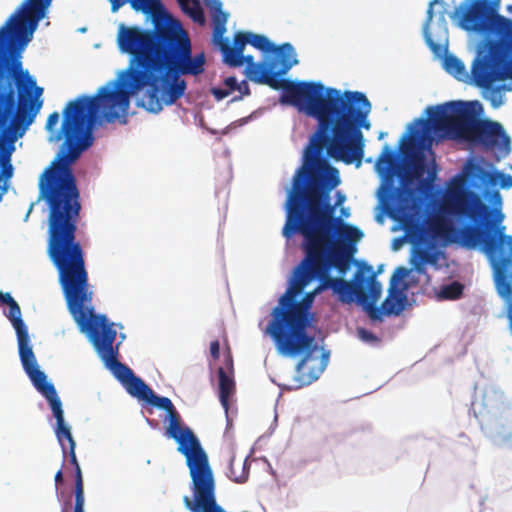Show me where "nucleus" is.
I'll return each mask as SVG.
<instances>
[{
  "mask_svg": "<svg viewBox=\"0 0 512 512\" xmlns=\"http://www.w3.org/2000/svg\"><path fill=\"white\" fill-rule=\"evenodd\" d=\"M219 378V399L225 412L229 409V398L235 391V382L231 375H229L223 367L218 369Z\"/></svg>",
  "mask_w": 512,
  "mask_h": 512,
  "instance_id": "18",
  "label": "nucleus"
},
{
  "mask_svg": "<svg viewBox=\"0 0 512 512\" xmlns=\"http://www.w3.org/2000/svg\"><path fill=\"white\" fill-rule=\"evenodd\" d=\"M388 200L397 201L394 207L395 217H397L404 226H407L412 221V215L410 213V207L408 205V198L400 190H391L388 192Z\"/></svg>",
  "mask_w": 512,
  "mask_h": 512,
  "instance_id": "17",
  "label": "nucleus"
},
{
  "mask_svg": "<svg viewBox=\"0 0 512 512\" xmlns=\"http://www.w3.org/2000/svg\"><path fill=\"white\" fill-rule=\"evenodd\" d=\"M224 361H225L226 369L229 371L230 374H232L233 373V358H232L230 351H228L227 354L225 355Z\"/></svg>",
  "mask_w": 512,
  "mask_h": 512,
  "instance_id": "36",
  "label": "nucleus"
},
{
  "mask_svg": "<svg viewBox=\"0 0 512 512\" xmlns=\"http://www.w3.org/2000/svg\"><path fill=\"white\" fill-rule=\"evenodd\" d=\"M127 392L138 398L139 400L147 401L152 396V389L139 377L134 374L123 384Z\"/></svg>",
  "mask_w": 512,
  "mask_h": 512,
  "instance_id": "19",
  "label": "nucleus"
},
{
  "mask_svg": "<svg viewBox=\"0 0 512 512\" xmlns=\"http://www.w3.org/2000/svg\"><path fill=\"white\" fill-rule=\"evenodd\" d=\"M429 119H419L427 130H432L443 139H459L493 152L498 159L510 152V137L503 126L487 119H477L468 103L462 101L447 102L427 108Z\"/></svg>",
  "mask_w": 512,
  "mask_h": 512,
  "instance_id": "8",
  "label": "nucleus"
},
{
  "mask_svg": "<svg viewBox=\"0 0 512 512\" xmlns=\"http://www.w3.org/2000/svg\"><path fill=\"white\" fill-rule=\"evenodd\" d=\"M499 184L501 188H511L512 187V176L509 174H504L500 172L499 176Z\"/></svg>",
  "mask_w": 512,
  "mask_h": 512,
  "instance_id": "32",
  "label": "nucleus"
},
{
  "mask_svg": "<svg viewBox=\"0 0 512 512\" xmlns=\"http://www.w3.org/2000/svg\"><path fill=\"white\" fill-rule=\"evenodd\" d=\"M342 200H344V196L339 197L337 204H339Z\"/></svg>",
  "mask_w": 512,
  "mask_h": 512,
  "instance_id": "43",
  "label": "nucleus"
},
{
  "mask_svg": "<svg viewBox=\"0 0 512 512\" xmlns=\"http://www.w3.org/2000/svg\"><path fill=\"white\" fill-rule=\"evenodd\" d=\"M444 69L457 78L458 80H466L469 75L467 74L464 63L455 55L449 54L444 57ZM471 78V75H470Z\"/></svg>",
  "mask_w": 512,
  "mask_h": 512,
  "instance_id": "20",
  "label": "nucleus"
},
{
  "mask_svg": "<svg viewBox=\"0 0 512 512\" xmlns=\"http://www.w3.org/2000/svg\"><path fill=\"white\" fill-rule=\"evenodd\" d=\"M224 85H225V88L213 87L211 89L212 95L218 101L223 100L228 95H230L233 91L237 90V86H238L237 78L234 76H229V77L225 78Z\"/></svg>",
  "mask_w": 512,
  "mask_h": 512,
  "instance_id": "25",
  "label": "nucleus"
},
{
  "mask_svg": "<svg viewBox=\"0 0 512 512\" xmlns=\"http://www.w3.org/2000/svg\"><path fill=\"white\" fill-rule=\"evenodd\" d=\"M180 6V8L183 10H187L189 6V0H176Z\"/></svg>",
  "mask_w": 512,
  "mask_h": 512,
  "instance_id": "38",
  "label": "nucleus"
},
{
  "mask_svg": "<svg viewBox=\"0 0 512 512\" xmlns=\"http://www.w3.org/2000/svg\"><path fill=\"white\" fill-rule=\"evenodd\" d=\"M249 471L246 468V461H236L232 455L229 459L227 476L235 483H244L248 479Z\"/></svg>",
  "mask_w": 512,
  "mask_h": 512,
  "instance_id": "21",
  "label": "nucleus"
},
{
  "mask_svg": "<svg viewBox=\"0 0 512 512\" xmlns=\"http://www.w3.org/2000/svg\"><path fill=\"white\" fill-rule=\"evenodd\" d=\"M293 107L317 119L319 128L305 150L304 163L293 176L287 196L334 210L329 195L340 184L339 171L323 157V151L326 148L334 160L359 167L365 146L361 129L371 128V103L362 92L341 93L320 82H309Z\"/></svg>",
  "mask_w": 512,
  "mask_h": 512,
  "instance_id": "3",
  "label": "nucleus"
},
{
  "mask_svg": "<svg viewBox=\"0 0 512 512\" xmlns=\"http://www.w3.org/2000/svg\"><path fill=\"white\" fill-rule=\"evenodd\" d=\"M397 163L396 153L385 145L379 158L377 159L376 167L381 174H389L395 168Z\"/></svg>",
  "mask_w": 512,
  "mask_h": 512,
  "instance_id": "22",
  "label": "nucleus"
},
{
  "mask_svg": "<svg viewBox=\"0 0 512 512\" xmlns=\"http://www.w3.org/2000/svg\"><path fill=\"white\" fill-rule=\"evenodd\" d=\"M109 2L113 13L117 12L126 3H129L135 11L145 14L155 13L161 8L159 0H109Z\"/></svg>",
  "mask_w": 512,
  "mask_h": 512,
  "instance_id": "16",
  "label": "nucleus"
},
{
  "mask_svg": "<svg viewBox=\"0 0 512 512\" xmlns=\"http://www.w3.org/2000/svg\"><path fill=\"white\" fill-rule=\"evenodd\" d=\"M463 293V285L457 281H454L448 285H444L439 291L438 296L441 299L455 300L460 298Z\"/></svg>",
  "mask_w": 512,
  "mask_h": 512,
  "instance_id": "26",
  "label": "nucleus"
},
{
  "mask_svg": "<svg viewBox=\"0 0 512 512\" xmlns=\"http://www.w3.org/2000/svg\"><path fill=\"white\" fill-rule=\"evenodd\" d=\"M186 14H188L192 20L200 25L205 24V15L203 9L200 7L198 2H194L192 6H188L187 10H183Z\"/></svg>",
  "mask_w": 512,
  "mask_h": 512,
  "instance_id": "28",
  "label": "nucleus"
},
{
  "mask_svg": "<svg viewBox=\"0 0 512 512\" xmlns=\"http://www.w3.org/2000/svg\"><path fill=\"white\" fill-rule=\"evenodd\" d=\"M415 260L422 263H434L436 261L435 255L430 252L428 249H417L415 251L414 258Z\"/></svg>",
  "mask_w": 512,
  "mask_h": 512,
  "instance_id": "29",
  "label": "nucleus"
},
{
  "mask_svg": "<svg viewBox=\"0 0 512 512\" xmlns=\"http://www.w3.org/2000/svg\"><path fill=\"white\" fill-rule=\"evenodd\" d=\"M501 90L509 91L511 88L506 85H501L493 90V94H498Z\"/></svg>",
  "mask_w": 512,
  "mask_h": 512,
  "instance_id": "39",
  "label": "nucleus"
},
{
  "mask_svg": "<svg viewBox=\"0 0 512 512\" xmlns=\"http://www.w3.org/2000/svg\"><path fill=\"white\" fill-rule=\"evenodd\" d=\"M352 286L351 303L355 300L363 306L373 321H381L386 314L383 307L375 306L382 293V285L377 280V273L372 266L362 264L354 275V280L349 281Z\"/></svg>",
  "mask_w": 512,
  "mask_h": 512,
  "instance_id": "12",
  "label": "nucleus"
},
{
  "mask_svg": "<svg viewBox=\"0 0 512 512\" xmlns=\"http://www.w3.org/2000/svg\"><path fill=\"white\" fill-rule=\"evenodd\" d=\"M439 0H432L430 3H429V7L427 9V17H426V22H425V26H424V34H425V40H426V43L427 45L429 46V48L435 53V54H440L442 51H443V46L441 44H438L436 43L431 35L428 33V26L430 24V22L432 21L433 19V5L438 3Z\"/></svg>",
  "mask_w": 512,
  "mask_h": 512,
  "instance_id": "24",
  "label": "nucleus"
},
{
  "mask_svg": "<svg viewBox=\"0 0 512 512\" xmlns=\"http://www.w3.org/2000/svg\"><path fill=\"white\" fill-rule=\"evenodd\" d=\"M51 2L24 0L0 28V88L38 112L43 105V88L23 68L21 58Z\"/></svg>",
  "mask_w": 512,
  "mask_h": 512,
  "instance_id": "6",
  "label": "nucleus"
},
{
  "mask_svg": "<svg viewBox=\"0 0 512 512\" xmlns=\"http://www.w3.org/2000/svg\"><path fill=\"white\" fill-rule=\"evenodd\" d=\"M445 207L459 222L469 223L455 228L443 217L434 218L429 222V231L434 238L469 249L481 247L492 266L494 260L512 248V236L506 235V228L501 225L504 219L501 210L486 205L479 194L464 187L460 180L448 189Z\"/></svg>",
  "mask_w": 512,
  "mask_h": 512,
  "instance_id": "5",
  "label": "nucleus"
},
{
  "mask_svg": "<svg viewBox=\"0 0 512 512\" xmlns=\"http://www.w3.org/2000/svg\"><path fill=\"white\" fill-rule=\"evenodd\" d=\"M285 210L282 234L287 239L300 234L305 257L295 269L291 287L273 309L267 332L280 354L304 353L296 365L299 388L319 378L329 357L328 353L315 354L314 338L306 332L309 310L315 296L326 289H331L341 303L351 304L350 282L331 277L329 272L336 268L340 274L346 273L352 247L363 232L335 217L333 208L326 209L313 201L287 196Z\"/></svg>",
  "mask_w": 512,
  "mask_h": 512,
  "instance_id": "1",
  "label": "nucleus"
},
{
  "mask_svg": "<svg viewBox=\"0 0 512 512\" xmlns=\"http://www.w3.org/2000/svg\"><path fill=\"white\" fill-rule=\"evenodd\" d=\"M54 480H55V485H56V488L58 487V485L60 483H62L63 481V473H62V470H58L55 474V477H54Z\"/></svg>",
  "mask_w": 512,
  "mask_h": 512,
  "instance_id": "37",
  "label": "nucleus"
},
{
  "mask_svg": "<svg viewBox=\"0 0 512 512\" xmlns=\"http://www.w3.org/2000/svg\"><path fill=\"white\" fill-rule=\"evenodd\" d=\"M431 151V139L427 138L417 126L409 127V135H404L400 142L403 154H411V164L416 177H421L426 169V156L424 149Z\"/></svg>",
  "mask_w": 512,
  "mask_h": 512,
  "instance_id": "13",
  "label": "nucleus"
},
{
  "mask_svg": "<svg viewBox=\"0 0 512 512\" xmlns=\"http://www.w3.org/2000/svg\"><path fill=\"white\" fill-rule=\"evenodd\" d=\"M409 273V270L405 267H398L392 278L389 288V295L384 300L382 307L386 313V315L395 314L398 315L404 309L405 302L407 300L405 290L407 286L404 285L402 288L397 287V283L406 277Z\"/></svg>",
  "mask_w": 512,
  "mask_h": 512,
  "instance_id": "15",
  "label": "nucleus"
},
{
  "mask_svg": "<svg viewBox=\"0 0 512 512\" xmlns=\"http://www.w3.org/2000/svg\"><path fill=\"white\" fill-rule=\"evenodd\" d=\"M412 266H413V269L420 275H425L427 277V279L429 278V276L427 275L426 273V264L425 263H422V262H419L415 259L412 260Z\"/></svg>",
  "mask_w": 512,
  "mask_h": 512,
  "instance_id": "34",
  "label": "nucleus"
},
{
  "mask_svg": "<svg viewBox=\"0 0 512 512\" xmlns=\"http://www.w3.org/2000/svg\"><path fill=\"white\" fill-rule=\"evenodd\" d=\"M477 173L475 176L481 181V183L487 187H495L499 184L500 172L497 171H486L480 167H475Z\"/></svg>",
  "mask_w": 512,
  "mask_h": 512,
  "instance_id": "27",
  "label": "nucleus"
},
{
  "mask_svg": "<svg viewBox=\"0 0 512 512\" xmlns=\"http://www.w3.org/2000/svg\"><path fill=\"white\" fill-rule=\"evenodd\" d=\"M495 196H497L498 198H500L499 192H495Z\"/></svg>",
  "mask_w": 512,
  "mask_h": 512,
  "instance_id": "44",
  "label": "nucleus"
},
{
  "mask_svg": "<svg viewBox=\"0 0 512 512\" xmlns=\"http://www.w3.org/2000/svg\"><path fill=\"white\" fill-rule=\"evenodd\" d=\"M39 190L49 206L47 253L59 271L68 311L105 366L123 385L134 373L118 361L114 324L94 311L84 252L76 240L81 203L74 173L43 172Z\"/></svg>",
  "mask_w": 512,
  "mask_h": 512,
  "instance_id": "2",
  "label": "nucleus"
},
{
  "mask_svg": "<svg viewBox=\"0 0 512 512\" xmlns=\"http://www.w3.org/2000/svg\"><path fill=\"white\" fill-rule=\"evenodd\" d=\"M151 396L146 402L168 413L169 425L166 428V435L178 443L177 450L186 458V465L206 457L207 454L193 431L181 425L180 415L172 401L167 397L156 396L153 391Z\"/></svg>",
  "mask_w": 512,
  "mask_h": 512,
  "instance_id": "11",
  "label": "nucleus"
},
{
  "mask_svg": "<svg viewBox=\"0 0 512 512\" xmlns=\"http://www.w3.org/2000/svg\"><path fill=\"white\" fill-rule=\"evenodd\" d=\"M61 512H67V503L64 504Z\"/></svg>",
  "mask_w": 512,
  "mask_h": 512,
  "instance_id": "42",
  "label": "nucleus"
},
{
  "mask_svg": "<svg viewBox=\"0 0 512 512\" xmlns=\"http://www.w3.org/2000/svg\"><path fill=\"white\" fill-rule=\"evenodd\" d=\"M75 504H74V512H84V482L82 477V471L80 467L75 469Z\"/></svg>",
  "mask_w": 512,
  "mask_h": 512,
  "instance_id": "23",
  "label": "nucleus"
},
{
  "mask_svg": "<svg viewBox=\"0 0 512 512\" xmlns=\"http://www.w3.org/2000/svg\"><path fill=\"white\" fill-rule=\"evenodd\" d=\"M492 104H493L494 107H497V106L500 105V102H496L495 99L493 98L492 99Z\"/></svg>",
  "mask_w": 512,
  "mask_h": 512,
  "instance_id": "41",
  "label": "nucleus"
},
{
  "mask_svg": "<svg viewBox=\"0 0 512 512\" xmlns=\"http://www.w3.org/2000/svg\"><path fill=\"white\" fill-rule=\"evenodd\" d=\"M17 335L19 357L24 371L28 375L34 387L48 401L52 413L56 419L54 429L57 440L59 441L64 457L69 456L70 463L74 469L80 467L76 457V443L71 434V429L64 419L62 402L57 395L54 385L47 381L46 374L39 369L35 354L30 345V337L26 324L22 317L11 322Z\"/></svg>",
  "mask_w": 512,
  "mask_h": 512,
  "instance_id": "10",
  "label": "nucleus"
},
{
  "mask_svg": "<svg viewBox=\"0 0 512 512\" xmlns=\"http://www.w3.org/2000/svg\"><path fill=\"white\" fill-rule=\"evenodd\" d=\"M236 91H238L240 93V95L239 96H235L232 99L233 101L241 100L244 96H248L251 93L249 85H248V82L246 80L238 82V86H237V90Z\"/></svg>",
  "mask_w": 512,
  "mask_h": 512,
  "instance_id": "30",
  "label": "nucleus"
},
{
  "mask_svg": "<svg viewBox=\"0 0 512 512\" xmlns=\"http://www.w3.org/2000/svg\"><path fill=\"white\" fill-rule=\"evenodd\" d=\"M59 113L53 112L48 116L47 122H46V129L49 131H52L55 126L57 125L59 121Z\"/></svg>",
  "mask_w": 512,
  "mask_h": 512,
  "instance_id": "31",
  "label": "nucleus"
},
{
  "mask_svg": "<svg viewBox=\"0 0 512 512\" xmlns=\"http://www.w3.org/2000/svg\"><path fill=\"white\" fill-rule=\"evenodd\" d=\"M210 354L214 360H218L220 357V343L218 340H214L210 343Z\"/></svg>",
  "mask_w": 512,
  "mask_h": 512,
  "instance_id": "33",
  "label": "nucleus"
},
{
  "mask_svg": "<svg viewBox=\"0 0 512 512\" xmlns=\"http://www.w3.org/2000/svg\"><path fill=\"white\" fill-rule=\"evenodd\" d=\"M493 278L498 295L508 301L507 318L512 333V248L493 261Z\"/></svg>",
  "mask_w": 512,
  "mask_h": 512,
  "instance_id": "14",
  "label": "nucleus"
},
{
  "mask_svg": "<svg viewBox=\"0 0 512 512\" xmlns=\"http://www.w3.org/2000/svg\"><path fill=\"white\" fill-rule=\"evenodd\" d=\"M39 112L0 88V201L13 177L12 154L15 142L34 122ZM7 305L10 322L21 317V309L10 293L0 292V306Z\"/></svg>",
  "mask_w": 512,
  "mask_h": 512,
  "instance_id": "9",
  "label": "nucleus"
},
{
  "mask_svg": "<svg viewBox=\"0 0 512 512\" xmlns=\"http://www.w3.org/2000/svg\"><path fill=\"white\" fill-rule=\"evenodd\" d=\"M358 335L360 336L361 339L365 341H371L376 339L375 335L372 332H369L363 328L358 329Z\"/></svg>",
  "mask_w": 512,
  "mask_h": 512,
  "instance_id": "35",
  "label": "nucleus"
},
{
  "mask_svg": "<svg viewBox=\"0 0 512 512\" xmlns=\"http://www.w3.org/2000/svg\"><path fill=\"white\" fill-rule=\"evenodd\" d=\"M204 1L211 12L213 41L222 53L223 62L233 68L246 63L244 72L249 80L282 90L280 103L293 106L309 86L306 81L281 78L298 62L293 46L290 43L275 46L264 35L243 31L234 34L231 44L224 37L229 15L222 10V3L219 0Z\"/></svg>",
  "mask_w": 512,
  "mask_h": 512,
  "instance_id": "4",
  "label": "nucleus"
},
{
  "mask_svg": "<svg viewBox=\"0 0 512 512\" xmlns=\"http://www.w3.org/2000/svg\"><path fill=\"white\" fill-rule=\"evenodd\" d=\"M386 135H387V133H386V132H380V133H379V136H378V139H379V140H381V139H383Z\"/></svg>",
  "mask_w": 512,
  "mask_h": 512,
  "instance_id": "40",
  "label": "nucleus"
},
{
  "mask_svg": "<svg viewBox=\"0 0 512 512\" xmlns=\"http://www.w3.org/2000/svg\"><path fill=\"white\" fill-rule=\"evenodd\" d=\"M462 27L483 35L471 65V82L489 89L512 80V20L498 14L500 0H467Z\"/></svg>",
  "mask_w": 512,
  "mask_h": 512,
  "instance_id": "7",
  "label": "nucleus"
}]
</instances>
